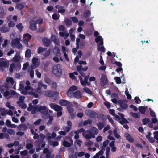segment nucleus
I'll list each match as a JSON object with an SVG mask.
<instances>
[{"mask_svg": "<svg viewBox=\"0 0 158 158\" xmlns=\"http://www.w3.org/2000/svg\"><path fill=\"white\" fill-rule=\"evenodd\" d=\"M60 8L61 9L58 10V12L61 14L64 13L65 12V10L64 9V7H63V8Z\"/></svg>", "mask_w": 158, "mask_h": 158, "instance_id": "nucleus-63", "label": "nucleus"}, {"mask_svg": "<svg viewBox=\"0 0 158 158\" xmlns=\"http://www.w3.org/2000/svg\"><path fill=\"white\" fill-rule=\"evenodd\" d=\"M88 131L89 134H86L85 137L86 139L89 140L91 138H94L95 137V135L98 133V130L96 127H92Z\"/></svg>", "mask_w": 158, "mask_h": 158, "instance_id": "nucleus-1", "label": "nucleus"}, {"mask_svg": "<svg viewBox=\"0 0 158 158\" xmlns=\"http://www.w3.org/2000/svg\"><path fill=\"white\" fill-rule=\"evenodd\" d=\"M54 110L56 111H60L62 110V107L56 104Z\"/></svg>", "mask_w": 158, "mask_h": 158, "instance_id": "nucleus-36", "label": "nucleus"}, {"mask_svg": "<svg viewBox=\"0 0 158 158\" xmlns=\"http://www.w3.org/2000/svg\"><path fill=\"white\" fill-rule=\"evenodd\" d=\"M16 7L17 9L20 10L24 8V6L22 3H18L16 4Z\"/></svg>", "mask_w": 158, "mask_h": 158, "instance_id": "nucleus-38", "label": "nucleus"}, {"mask_svg": "<svg viewBox=\"0 0 158 158\" xmlns=\"http://www.w3.org/2000/svg\"><path fill=\"white\" fill-rule=\"evenodd\" d=\"M52 19L55 20H58L59 19V17L57 16L56 14L54 13L52 15Z\"/></svg>", "mask_w": 158, "mask_h": 158, "instance_id": "nucleus-58", "label": "nucleus"}, {"mask_svg": "<svg viewBox=\"0 0 158 158\" xmlns=\"http://www.w3.org/2000/svg\"><path fill=\"white\" fill-rule=\"evenodd\" d=\"M50 50L49 49L46 50L45 53L43 54L44 56L42 58V59L44 60L46 59L50 55Z\"/></svg>", "mask_w": 158, "mask_h": 158, "instance_id": "nucleus-24", "label": "nucleus"}, {"mask_svg": "<svg viewBox=\"0 0 158 158\" xmlns=\"http://www.w3.org/2000/svg\"><path fill=\"white\" fill-rule=\"evenodd\" d=\"M93 143L91 141L89 140L88 142H86L85 144L87 147H89L93 145Z\"/></svg>", "mask_w": 158, "mask_h": 158, "instance_id": "nucleus-57", "label": "nucleus"}, {"mask_svg": "<svg viewBox=\"0 0 158 158\" xmlns=\"http://www.w3.org/2000/svg\"><path fill=\"white\" fill-rule=\"evenodd\" d=\"M95 41L96 43H99L97 44V50L98 51H101L103 52H104L105 51V48L103 46L100 47V46H103V39L101 36H99L96 37L95 39Z\"/></svg>", "mask_w": 158, "mask_h": 158, "instance_id": "nucleus-2", "label": "nucleus"}, {"mask_svg": "<svg viewBox=\"0 0 158 158\" xmlns=\"http://www.w3.org/2000/svg\"><path fill=\"white\" fill-rule=\"evenodd\" d=\"M109 113L111 114L112 116H115V110L113 109H110L109 110Z\"/></svg>", "mask_w": 158, "mask_h": 158, "instance_id": "nucleus-51", "label": "nucleus"}, {"mask_svg": "<svg viewBox=\"0 0 158 158\" xmlns=\"http://www.w3.org/2000/svg\"><path fill=\"white\" fill-rule=\"evenodd\" d=\"M124 136L127 140L131 143H133L134 142V140L132 139L131 135L128 133L127 132L125 133Z\"/></svg>", "mask_w": 158, "mask_h": 158, "instance_id": "nucleus-13", "label": "nucleus"}, {"mask_svg": "<svg viewBox=\"0 0 158 158\" xmlns=\"http://www.w3.org/2000/svg\"><path fill=\"white\" fill-rule=\"evenodd\" d=\"M53 52L55 55L57 56H60V52L59 48L57 46H55L53 49Z\"/></svg>", "mask_w": 158, "mask_h": 158, "instance_id": "nucleus-14", "label": "nucleus"}, {"mask_svg": "<svg viewBox=\"0 0 158 158\" xmlns=\"http://www.w3.org/2000/svg\"><path fill=\"white\" fill-rule=\"evenodd\" d=\"M85 131V130L83 128H81L79 129H78L75 132V133H78L79 134L80 133H81L82 132H83Z\"/></svg>", "mask_w": 158, "mask_h": 158, "instance_id": "nucleus-56", "label": "nucleus"}, {"mask_svg": "<svg viewBox=\"0 0 158 158\" xmlns=\"http://www.w3.org/2000/svg\"><path fill=\"white\" fill-rule=\"evenodd\" d=\"M20 39L19 38H15L12 40L11 44L14 47H16L18 49H20L22 47V45L20 43Z\"/></svg>", "mask_w": 158, "mask_h": 158, "instance_id": "nucleus-5", "label": "nucleus"}, {"mask_svg": "<svg viewBox=\"0 0 158 158\" xmlns=\"http://www.w3.org/2000/svg\"><path fill=\"white\" fill-rule=\"evenodd\" d=\"M92 121L90 119H88L85 121L83 123V126H85L87 125V124H89L91 125L92 124Z\"/></svg>", "mask_w": 158, "mask_h": 158, "instance_id": "nucleus-37", "label": "nucleus"}, {"mask_svg": "<svg viewBox=\"0 0 158 158\" xmlns=\"http://www.w3.org/2000/svg\"><path fill=\"white\" fill-rule=\"evenodd\" d=\"M16 27L18 29L19 31H21L23 28V26H22L21 23H19V24L16 25Z\"/></svg>", "mask_w": 158, "mask_h": 158, "instance_id": "nucleus-39", "label": "nucleus"}, {"mask_svg": "<svg viewBox=\"0 0 158 158\" xmlns=\"http://www.w3.org/2000/svg\"><path fill=\"white\" fill-rule=\"evenodd\" d=\"M80 40L79 38H77L76 40V48L77 49L79 48V43L80 42Z\"/></svg>", "mask_w": 158, "mask_h": 158, "instance_id": "nucleus-55", "label": "nucleus"}, {"mask_svg": "<svg viewBox=\"0 0 158 158\" xmlns=\"http://www.w3.org/2000/svg\"><path fill=\"white\" fill-rule=\"evenodd\" d=\"M42 41L43 44L46 47H49L51 43L50 40L46 37H44L42 39Z\"/></svg>", "mask_w": 158, "mask_h": 158, "instance_id": "nucleus-12", "label": "nucleus"}, {"mask_svg": "<svg viewBox=\"0 0 158 158\" xmlns=\"http://www.w3.org/2000/svg\"><path fill=\"white\" fill-rule=\"evenodd\" d=\"M45 82L48 85H50L52 83V81L49 77H46L45 79Z\"/></svg>", "mask_w": 158, "mask_h": 158, "instance_id": "nucleus-46", "label": "nucleus"}, {"mask_svg": "<svg viewBox=\"0 0 158 158\" xmlns=\"http://www.w3.org/2000/svg\"><path fill=\"white\" fill-rule=\"evenodd\" d=\"M107 118L109 121L110 122L112 125H113L114 124L112 118L110 117V115H107Z\"/></svg>", "mask_w": 158, "mask_h": 158, "instance_id": "nucleus-48", "label": "nucleus"}, {"mask_svg": "<svg viewBox=\"0 0 158 158\" xmlns=\"http://www.w3.org/2000/svg\"><path fill=\"white\" fill-rule=\"evenodd\" d=\"M110 150V148L109 147H107L106 148V157L107 158H108V156L109 155V152Z\"/></svg>", "mask_w": 158, "mask_h": 158, "instance_id": "nucleus-62", "label": "nucleus"}, {"mask_svg": "<svg viewBox=\"0 0 158 158\" xmlns=\"http://www.w3.org/2000/svg\"><path fill=\"white\" fill-rule=\"evenodd\" d=\"M71 20L72 21H73V22L75 23H77L78 22V19L75 17H73L71 18Z\"/></svg>", "mask_w": 158, "mask_h": 158, "instance_id": "nucleus-60", "label": "nucleus"}, {"mask_svg": "<svg viewBox=\"0 0 158 158\" xmlns=\"http://www.w3.org/2000/svg\"><path fill=\"white\" fill-rule=\"evenodd\" d=\"M63 145L66 147H69L71 146L70 143L65 140H64L63 142Z\"/></svg>", "mask_w": 158, "mask_h": 158, "instance_id": "nucleus-34", "label": "nucleus"}, {"mask_svg": "<svg viewBox=\"0 0 158 158\" xmlns=\"http://www.w3.org/2000/svg\"><path fill=\"white\" fill-rule=\"evenodd\" d=\"M39 144L41 147L43 148L45 145V142L44 141V139H41L39 141Z\"/></svg>", "mask_w": 158, "mask_h": 158, "instance_id": "nucleus-27", "label": "nucleus"}, {"mask_svg": "<svg viewBox=\"0 0 158 158\" xmlns=\"http://www.w3.org/2000/svg\"><path fill=\"white\" fill-rule=\"evenodd\" d=\"M31 52L30 49H27L25 52V56L26 58H29L31 56Z\"/></svg>", "mask_w": 158, "mask_h": 158, "instance_id": "nucleus-26", "label": "nucleus"}, {"mask_svg": "<svg viewBox=\"0 0 158 158\" xmlns=\"http://www.w3.org/2000/svg\"><path fill=\"white\" fill-rule=\"evenodd\" d=\"M33 147L32 144L31 143H27L26 145V148L27 149H30Z\"/></svg>", "mask_w": 158, "mask_h": 158, "instance_id": "nucleus-54", "label": "nucleus"}, {"mask_svg": "<svg viewBox=\"0 0 158 158\" xmlns=\"http://www.w3.org/2000/svg\"><path fill=\"white\" fill-rule=\"evenodd\" d=\"M9 30L8 27L4 26L1 27L0 29V31L2 33H6L9 31Z\"/></svg>", "mask_w": 158, "mask_h": 158, "instance_id": "nucleus-29", "label": "nucleus"}, {"mask_svg": "<svg viewBox=\"0 0 158 158\" xmlns=\"http://www.w3.org/2000/svg\"><path fill=\"white\" fill-rule=\"evenodd\" d=\"M6 81L8 82H10L12 85H13L15 82L12 77H8L6 79Z\"/></svg>", "mask_w": 158, "mask_h": 158, "instance_id": "nucleus-28", "label": "nucleus"}, {"mask_svg": "<svg viewBox=\"0 0 158 158\" xmlns=\"http://www.w3.org/2000/svg\"><path fill=\"white\" fill-rule=\"evenodd\" d=\"M91 15V12L90 11L88 10L83 13V16L85 18L89 17Z\"/></svg>", "mask_w": 158, "mask_h": 158, "instance_id": "nucleus-32", "label": "nucleus"}, {"mask_svg": "<svg viewBox=\"0 0 158 158\" xmlns=\"http://www.w3.org/2000/svg\"><path fill=\"white\" fill-rule=\"evenodd\" d=\"M56 93V91H53L51 90L46 91L44 93V95L45 96L49 97H54Z\"/></svg>", "mask_w": 158, "mask_h": 158, "instance_id": "nucleus-10", "label": "nucleus"}, {"mask_svg": "<svg viewBox=\"0 0 158 158\" xmlns=\"http://www.w3.org/2000/svg\"><path fill=\"white\" fill-rule=\"evenodd\" d=\"M53 73L56 77H60L62 74V69L60 65L59 64H57L54 66L52 68Z\"/></svg>", "mask_w": 158, "mask_h": 158, "instance_id": "nucleus-4", "label": "nucleus"}, {"mask_svg": "<svg viewBox=\"0 0 158 158\" xmlns=\"http://www.w3.org/2000/svg\"><path fill=\"white\" fill-rule=\"evenodd\" d=\"M29 66V64L28 62H27L23 64V67L22 68V70H25L27 69V67Z\"/></svg>", "mask_w": 158, "mask_h": 158, "instance_id": "nucleus-52", "label": "nucleus"}, {"mask_svg": "<svg viewBox=\"0 0 158 158\" xmlns=\"http://www.w3.org/2000/svg\"><path fill=\"white\" fill-rule=\"evenodd\" d=\"M150 121V120L148 118H145L142 120V122L143 125H146L147 123H148Z\"/></svg>", "mask_w": 158, "mask_h": 158, "instance_id": "nucleus-42", "label": "nucleus"}, {"mask_svg": "<svg viewBox=\"0 0 158 158\" xmlns=\"http://www.w3.org/2000/svg\"><path fill=\"white\" fill-rule=\"evenodd\" d=\"M23 36L24 37H26L29 40H31L32 37L31 35L29 33L24 34Z\"/></svg>", "mask_w": 158, "mask_h": 158, "instance_id": "nucleus-50", "label": "nucleus"}, {"mask_svg": "<svg viewBox=\"0 0 158 158\" xmlns=\"http://www.w3.org/2000/svg\"><path fill=\"white\" fill-rule=\"evenodd\" d=\"M104 105L108 109L110 108L111 107V105L110 103L108 102H104Z\"/></svg>", "mask_w": 158, "mask_h": 158, "instance_id": "nucleus-64", "label": "nucleus"}, {"mask_svg": "<svg viewBox=\"0 0 158 158\" xmlns=\"http://www.w3.org/2000/svg\"><path fill=\"white\" fill-rule=\"evenodd\" d=\"M108 79L105 75H102L101 78L100 84L102 86H104L107 84Z\"/></svg>", "mask_w": 158, "mask_h": 158, "instance_id": "nucleus-11", "label": "nucleus"}, {"mask_svg": "<svg viewBox=\"0 0 158 158\" xmlns=\"http://www.w3.org/2000/svg\"><path fill=\"white\" fill-rule=\"evenodd\" d=\"M51 39L56 44H58L59 43L58 40L57 39L56 36L53 34H52L51 35Z\"/></svg>", "mask_w": 158, "mask_h": 158, "instance_id": "nucleus-25", "label": "nucleus"}, {"mask_svg": "<svg viewBox=\"0 0 158 158\" xmlns=\"http://www.w3.org/2000/svg\"><path fill=\"white\" fill-rule=\"evenodd\" d=\"M118 115L115 116L116 120L119 121V123L122 125L124 124H127L129 123V122L125 118L124 114L123 113H118Z\"/></svg>", "mask_w": 158, "mask_h": 158, "instance_id": "nucleus-3", "label": "nucleus"}, {"mask_svg": "<svg viewBox=\"0 0 158 158\" xmlns=\"http://www.w3.org/2000/svg\"><path fill=\"white\" fill-rule=\"evenodd\" d=\"M43 152L44 154H46L45 158H48L50 154H51V152L47 148H45Z\"/></svg>", "mask_w": 158, "mask_h": 158, "instance_id": "nucleus-21", "label": "nucleus"}, {"mask_svg": "<svg viewBox=\"0 0 158 158\" xmlns=\"http://www.w3.org/2000/svg\"><path fill=\"white\" fill-rule=\"evenodd\" d=\"M114 79L115 80L117 84H119L121 83V81L120 77H116L114 78Z\"/></svg>", "mask_w": 158, "mask_h": 158, "instance_id": "nucleus-45", "label": "nucleus"}, {"mask_svg": "<svg viewBox=\"0 0 158 158\" xmlns=\"http://www.w3.org/2000/svg\"><path fill=\"white\" fill-rule=\"evenodd\" d=\"M0 110L2 111L0 113V115L1 116H4L6 115V114H7V110H5V108H1Z\"/></svg>", "mask_w": 158, "mask_h": 158, "instance_id": "nucleus-41", "label": "nucleus"}, {"mask_svg": "<svg viewBox=\"0 0 158 158\" xmlns=\"http://www.w3.org/2000/svg\"><path fill=\"white\" fill-rule=\"evenodd\" d=\"M59 29L60 31L63 32L65 31V28L64 25H60L59 26Z\"/></svg>", "mask_w": 158, "mask_h": 158, "instance_id": "nucleus-53", "label": "nucleus"}, {"mask_svg": "<svg viewBox=\"0 0 158 158\" xmlns=\"http://www.w3.org/2000/svg\"><path fill=\"white\" fill-rule=\"evenodd\" d=\"M64 22L67 27L70 26L72 23V21L71 19L68 18L65 19Z\"/></svg>", "mask_w": 158, "mask_h": 158, "instance_id": "nucleus-16", "label": "nucleus"}, {"mask_svg": "<svg viewBox=\"0 0 158 158\" xmlns=\"http://www.w3.org/2000/svg\"><path fill=\"white\" fill-rule=\"evenodd\" d=\"M44 116H45L47 118L48 117L49 119L47 122L48 124H51L53 119V118L52 116H50L48 111L47 110L41 112Z\"/></svg>", "mask_w": 158, "mask_h": 158, "instance_id": "nucleus-8", "label": "nucleus"}, {"mask_svg": "<svg viewBox=\"0 0 158 158\" xmlns=\"http://www.w3.org/2000/svg\"><path fill=\"white\" fill-rule=\"evenodd\" d=\"M105 125L106 124L105 123L101 122H98L97 124V126L99 130H101L102 129Z\"/></svg>", "mask_w": 158, "mask_h": 158, "instance_id": "nucleus-20", "label": "nucleus"}, {"mask_svg": "<svg viewBox=\"0 0 158 158\" xmlns=\"http://www.w3.org/2000/svg\"><path fill=\"white\" fill-rule=\"evenodd\" d=\"M38 110L39 111H40L41 110H46L47 109V107L45 106H38Z\"/></svg>", "mask_w": 158, "mask_h": 158, "instance_id": "nucleus-44", "label": "nucleus"}, {"mask_svg": "<svg viewBox=\"0 0 158 158\" xmlns=\"http://www.w3.org/2000/svg\"><path fill=\"white\" fill-rule=\"evenodd\" d=\"M89 77V75H87L86 76L84 79V81H83V84H81L83 86L86 85L88 86H89L90 84V82H88V80Z\"/></svg>", "mask_w": 158, "mask_h": 158, "instance_id": "nucleus-19", "label": "nucleus"}, {"mask_svg": "<svg viewBox=\"0 0 158 158\" xmlns=\"http://www.w3.org/2000/svg\"><path fill=\"white\" fill-rule=\"evenodd\" d=\"M147 106H139V111L141 113L144 114L145 112L146 109H147Z\"/></svg>", "mask_w": 158, "mask_h": 158, "instance_id": "nucleus-22", "label": "nucleus"}, {"mask_svg": "<svg viewBox=\"0 0 158 158\" xmlns=\"http://www.w3.org/2000/svg\"><path fill=\"white\" fill-rule=\"evenodd\" d=\"M6 107L10 109L13 110L14 109V107L10 105V104L9 102H7L6 104Z\"/></svg>", "mask_w": 158, "mask_h": 158, "instance_id": "nucleus-49", "label": "nucleus"}, {"mask_svg": "<svg viewBox=\"0 0 158 158\" xmlns=\"http://www.w3.org/2000/svg\"><path fill=\"white\" fill-rule=\"evenodd\" d=\"M73 94L74 97L77 99L81 98L82 95L81 93L79 90H77L73 93Z\"/></svg>", "mask_w": 158, "mask_h": 158, "instance_id": "nucleus-17", "label": "nucleus"}, {"mask_svg": "<svg viewBox=\"0 0 158 158\" xmlns=\"http://www.w3.org/2000/svg\"><path fill=\"white\" fill-rule=\"evenodd\" d=\"M130 114H131L132 117L135 118H139L140 117L139 115L133 112H131Z\"/></svg>", "mask_w": 158, "mask_h": 158, "instance_id": "nucleus-40", "label": "nucleus"}, {"mask_svg": "<svg viewBox=\"0 0 158 158\" xmlns=\"http://www.w3.org/2000/svg\"><path fill=\"white\" fill-rule=\"evenodd\" d=\"M47 49L45 48H43L41 47H39L37 49V52L39 54H40L46 51Z\"/></svg>", "mask_w": 158, "mask_h": 158, "instance_id": "nucleus-23", "label": "nucleus"}, {"mask_svg": "<svg viewBox=\"0 0 158 158\" xmlns=\"http://www.w3.org/2000/svg\"><path fill=\"white\" fill-rule=\"evenodd\" d=\"M28 151L27 150H25L22 151L20 152V154L21 155L23 156H25L27 154Z\"/></svg>", "mask_w": 158, "mask_h": 158, "instance_id": "nucleus-59", "label": "nucleus"}, {"mask_svg": "<svg viewBox=\"0 0 158 158\" xmlns=\"http://www.w3.org/2000/svg\"><path fill=\"white\" fill-rule=\"evenodd\" d=\"M38 109V106H35L33 107L31 112V114H34L36 113V111H39Z\"/></svg>", "mask_w": 158, "mask_h": 158, "instance_id": "nucleus-33", "label": "nucleus"}, {"mask_svg": "<svg viewBox=\"0 0 158 158\" xmlns=\"http://www.w3.org/2000/svg\"><path fill=\"white\" fill-rule=\"evenodd\" d=\"M20 57L19 54L17 53L16 55L13 57V61L15 62H17L19 61V59L20 58Z\"/></svg>", "mask_w": 158, "mask_h": 158, "instance_id": "nucleus-30", "label": "nucleus"}, {"mask_svg": "<svg viewBox=\"0 0 158 158\" xmlns=\"http://www.w3.org/2000/svg\"><path fill=\"white\" fill-rule=\"evenodd\" d=\"M62 49L64 54L65 53H66V52H68V49H67L64 46H62Z\"/></svg>", "mask_w": 158, "mask_h": 158, "instance_id": "nucleus-61", "label": "nucleus"}, {"mask_svg": "<svg viewBox=\"0 0 158 158\" xmlns=\"http://www.w3.org/2000/svg\"><path fill=\"white\" fill-rule=\"evenodd\" d=\"M69 90L71 91H75L78 89V87L75 85H73L71 86L69 88Z\"/></svg>", "mask_w": 158, "mask_h": 158, "instance_id": "nucleus-47", "label": "nucleus"}, {"mask_svg": "<svg viewBox=\"0 0 158 158\" xmlns=\"http://www.w3.org/2000/svg\"><path fill=\"white\" fill-rule=\"evenodd\" d=\"M83 90L85 92L89 94H92V92L90 89L87 87H85L83 88Z\"/></svg>", "mask_w": 158, "mask_h": 158, "instance_id": "nucleus-43", "label": "nucleus"}, {"mask_svg": "<svg viewBox=\"0 0 158 158\" xmlns=\"http://www.w3.org/2000/svg\"><path fill=\"white\" fill-rule=\"evenodd\" d=\"M127 102V101L126 100L120 99L118 100V104L120 105V107L123 109H126L128 107Z\"/></svg>", "mask_w": 158, "mask_h": 158, "instance_id": "nucleus-7", "label": "nucleus"}, {"mask_svg": "<svg viewBox=\"0 0 158 158\" xmlns=\"http://www.w3.org/2000/svg\"><path fill=\"white\" fill-rule=\"evenodd\" d=\"M67 109L69 114L74 112V108L73 107V105L71 103H69V105L67 106Z\"/></svg>", "mask_w": 158, "mask_h": 158, "instance_id": "nucleus-18", "label": "nucleus"}, {"mask_svg": "<svg viewBox=\"0 0 158 158\" xmlns=\"http://www.w3.org/2000/svg\"><path fill=\"white\" fill-rule=\"evenodd\" d=\"M69 103H71V102L64 99H61L59 101V104L62 106H68V105H69Z\"/></svg>", "mask_w": 158, "mask_h": 158, "instance_id": "nucleus-15", "label": "nucleus"}, {"mask_svg": "<svg viewBox=\"0 0 158 158\" xmlns=\"http://www.w3.org/2000/svg\"><path fill=\"white\" fill-rule=\"evenodd\" d=\"M25 98V97L24 96H22L19 97V100L20 101V102L18 101L17 102V103L18 104L19 106H21V103H23V101L24 100Z\"/></svg>", "mask_w": 158, "mask_h": 158, "instance_id": "nucleus-31", "label": "nucleus"}, {"mask_svg": "<svg viewBox=\"0 0 158 158\" xmlns=\"http://www.w3.org/2000/svg\"><path fill=\"white\" fill-rule=\"evenodd\" d=\"M0 66L6 67L8 66V63L6 61H1L0 62Z\"/></svg>", "mask_w": 158, "mask_h": 158, "instance_id": "nucleus-35", "label": "nucleus"}, {"mask_svg": "<svg viewBox=\"0 0 158 158\" xmlns=\"http://www.w3.org/2000/svg\"><path fill=\"white\" fill-rule=\"evenodd\" d=\"M85 114H86L92 118H98V115L97 113L90 110H88L85 111Z\"/></svg>", "mask_w": 158, "mask_h": 158, "instance_id": "nucleus-6", "label": "nucleus"}, {"mask_svg": "<svg viewBox=\"0 0 158 158\" xmlns=\"http://www.w3.org/2000/svg\"><path fill=\"white\" fill-rule=\"evenodd\" d=\"M29 28L32 31H35L37 29V23L35 21L31 20L29 22Z\"/></svg>", "mask_w": 158, "mask_h": 158, "instance_id": "nucleus-9", "label": "nucleus"}]
</instances>
